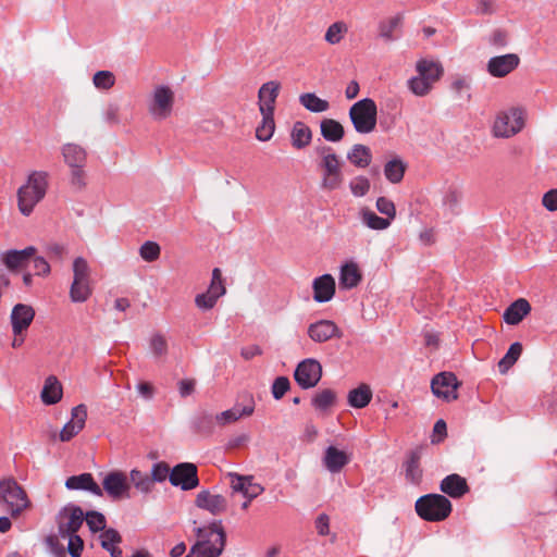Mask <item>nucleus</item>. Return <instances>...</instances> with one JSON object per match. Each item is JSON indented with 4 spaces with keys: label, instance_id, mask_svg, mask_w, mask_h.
<instances>
[{
    "label": "nucleus",
    "instance_id": "a878e982",
    "mask_svg": "<svg viewBox=\"0 0 557 557\" xmlns=\"http://www.w3.org/2000/svg\"><path fill=\"white\" fill-rule=\"evenodd\" d=\"M418 76L428 81L433 86L444 74L442 64L434 60L421 59L416 64Z\"/></svg>",
    "mask_w": 557,
    "mask_h": 557
},
{
    "label": "nucleus",
    "instance_id": "b1692460",
    "mask_svg": "<svg viewBox=\"0 0 557 557\" xmlns=\"http://www.w3.org/2000/svg\"><path fill=\"white\" fill-rule=\"evenodd\" d=\"M313 299L317 302H326L335 294V281L331 274H324L314 278L312 283Z\"/></svg>",
    "mask_w": 557,
    "mask_h": 557
},
{
    "label": "nucleus",
    "instance_id": "37998d69",
    "mask_svg": "<svg viewBox=\"0 0 557 557\" xmlns=\"http://www.w3.org/2000/svg\"><path fill=\"white\" fill-rule=\"evenodd\" d=\"M406 164L400 159L388 161L384 166V175L393 184L399 183L405 174Z\"/></svg>",
    "mask_w": 557,
    "mask_h": 557
},
{
    "label": "nucleus",
    "instance_id": "58836bf2",
    "mask_svg": "<svg viewBox=\"0 0 557 557\" xmlns=\"http://www.w3.org/2000/svg\"><path fill=\"white\" fill-rule=\"evenodd\" d=\"M401 23V15H395L381 21L377 26L379 36L386 42L394 41L396 39L394 33L398 27H400Z\"/></svg>",
    "mask_w": 557,
    "mask_h": 557
},
{
    "label": "nucleus",
    "instance_id": "5701e85b",
    "mask_svg": "<svg viewBox=\"0 0 557 557\" xmlns=\"http://www.w3.org/2000/svg\"><path fill=\"white\" fill-rule=\"evenodd\" d=\"M231 487L234 492L242 493L246 498L252 500L263 492V487L251 482V478L236 473H230Z\"/></svg>",
    "mask_w": 557,
    "mask_h": 557
},
{
    "label": "nucleus",
    "instance_id": "c85d7f7f",
    "mask_svg": "<svg viewBox=\"0 0 557 557\" xmlns=\"http://www.w3.org/2000/svg\"><path fill=\"white\" fill-rule=\"evenodd\" d=\"M530 311L531 306L529 301L524 298H519L505 310L504 320L510 325H516L520 323Z\"/></svg>",
    "mask_w": 557,
    "mask_h": 557
},
{
    "label": "nucleus",
    "instance_id": "69168bd1",
    "mask_svg": "<svg viewBox=\"0 0 557 557\" xmlns=\"http://www.w3.org/2000/svg\"><path fill=\"white\" fill-rule=\"evenodd\" d=\"M139 255L145 261H154L160 256V246H140Z\"/></svg>",
    "mask_w": 557,
    "mask_h": 557
},
{
    "label": "nucleus",
    "instance_id": "052dcab7",
    "mask_svg": "<svg viewBox=\"0 0 557 557\" xmlns=\"http://www.w3.org/2000/svg\"><path fill=\"white\" fill-rule=\"evenodd\" d=\"M69 546L67 552L72 557H81L83 548H84V541L82 537L77 534L69 535Z\"/></svg>",
    "mask_w": 557,
    "mask_h": 557
},
{
    "label": "nucleus",
    "instance_id": "ea45409f",
    "mask_svg": "<svg viewBox=\"0 0 557 557\" xmlns=\"http://www.w3.org/2000/svg\"><path fill=\"white\" fill-rule=\"evenodd\" d=\"M299 102L304 106L308 111L313 113L325 112L330 109L329 101L319 98L313 92H306L299 96Z\"/></svg>",
    "mask_w": 557,
    "mask_h": 557
},
{
    "label": "nucleus",
    "instance_id": "13d9d810",
    "mask_svg": "<svg viewBox=\"0 0 557 557\" xmlns=\"http://www.w3.org/2000/svg\"><path fill=\"white\" fill-rule=\"evenodd\" d=\"M290 383L287 376H278L272 384V395L275 399H281L289 389Z\"/></svg>",
    "mask_w": 557,
    "mask_h": 557
},
{
    "label": "nucleus",
    "instance_id": "7ed1b4c3",
    "mask_svg": "<svg viewBox=\"0 0 557 557\" xmlns=\"http://www.w3.org/2000/svg\"><path fill=\"white\" fill-rule=\"evenodd\" d=\"M30 505L26 491L14 478L0 480V507H5L11 518L17 519Z\"/></svg>",
    "mask_w": 557,
    "mask_h": 557
},
{
    "label": "nucleus",
    "instance_id": "cd10ccee",
    "mask_svg": "<svg viewBox=\"0 0 557 557\" xmlns=\"http://www.w3.org/2000/svg\"><path fill=\"white\" fill-rule=\"evenodd\" d=\"M349 462V456L334 446H329L325 449L323 463L325 468L332 472H339Z\"/></svg>",
    "mask_w": 557,
    "mask_h": 557
},
{
    "label": "nucleus",
    "instance_id": "a19ab883",
    "mask_svg": "<svg viewBox=\"0 0 557 557\" xmlns=\"http://www.w3.org/2000/svg\"><path fill=\"white\" fill-rule=\"evenodd\" d=\"M522 344L519 342L510 345L506 355L498 362V369L500 373H507V371L518 361L522 354Z\"/></svg>",
    "mask_w": 557,
    "mask_h": 557
},
{
    "label": "nucleus",
    "instance_id": "de8ad7c7",
    "mask_svg": "<svg viewBox=\"0 0 557 557\" xmlns=\"http://www.w3.org/2000/svg\"><path fill=\"white\" fill-rule=\"evenodd\" d=\"M409 90L418 97H424L431 92L433 85L420 76L411 77L407 82Z\"/></svg>",
    "mask_w": 557,
    "mask_h": 557
},
{
    "label": "nucleus",
    "instance_id": "f8f14e48",
    "mask_svg": "<svg viewBox=\"0 0 557 557\" xmlns=\"http://www.w3.org/2000/svg\"><path fill=\"white\" fill-rule=\"evenodd\" d=\"M170 483L180 486L183 491H190L199 485L198 469L195 463L182 462L176 465L170 473Z\"/></svg>",
    "mask_w": 557,
    "mask_h": 557
},
{
    "label": "nucleus",
    "instance_id": "9b49d317",
    "mask_svg": "<svg viewBox=\"0 0 557 557\" xmlns=\"http://www.w3.org/2000/svg\"><path fill=\"white\" fill-rule=\"evenodd\" d=\"M85 513L79 506L69 505L64 507L58 515L59 534L66 536L76 534L83 525Z\"/></svg>",
    "mask_w": 557,
    "mask_h": 557
},
{
    "label": "nucleus",
    "instance_id": "4c0bfd02",
    "mask_svg": "<svg viewBox=\"0 0 557 557\" xmlns=\"http://www.w3.org/2000/svg\"><path fill=\"white\" fill-rule=\"evenodd\" d=\"M372 399V391L369 385L360 384L348 393V404L354 408H364Z\"/></svg>",
    "mask_w": 557,
    "mask_h": 557
},
{
    "label": "nucleus",
    "instance_id": "c9c22d12",
    "mask_svg": "<svg viewBox=\"0 0 557 557\" xmlns=\"http://www.w3.org/2000/svg\"><path fill=\"white\" fill-rule=\"evenodd\" d=\"M62 154L69 166L85 165L86 163V150L77 144L63 145Z\"/></svg>",
    "mask_w": 557,
    "mask_h": 557
},
{
    "label": "nucleus",
    "instance_id": "4d7b16f0",
    "mask_svg": "<svg viewBox=\"0 0 557 557\" xmlns=\"http://www.w3.org/2000/svg\"><path fill=\"white\" fill-rule=\"evenodd\" d=\"M170 467L166 462L160 461L152 466L151 470V480L154 482H163L166 480V478L170 479Z\"/></svg>",
    "mask_w": 557,
    "mask_h": 557
},
{
    "label": "nucleus",
    "instance_id": "bf43d9fd",
    "mask_svg": "<svg viewBox=\"0 0 557 557\" xmlns=\"http://www.w3.org/2000/svg\"><path fill=\"white\" fill-rule=\"evenodd\" d=\"M376 209L382 214H385L386 215L385 219H388L389 221L395 218V214H396L395 206L391 200H388L385 197H380L376 200Z\"/></svg>",
    "mask_w": 557,
    "mask_h": 557
},
{
    "label": "nucleus",
    "instance_id": "20e7f679",
    "mask_svg": "<svg viewBox=\"0 0 557 557\" xmlns=\"http://www.w3.org/2000/svg\"><path fill=\"white\" fill-rule=\"evenodd\" d=\"M48 187L47 173L35 171L27 182L18 188V209L22 214L29 215L34 207L45 197Z\"/></svg>",
    "mask_w": 557,
    "mask_h": 557
},
{
    "label": "nucleus",
    "instance_id": "473e14b6",
    "mask_svg": "<svg viewBox=\"0 0 557 557\" xmlns=\"http://www.w3.org/2000/svg\"><path fill=\"white\" fill-rule=\"evenodd\" d=\"M290 138L294 148L304 149L311 143L312 132L307 124L298 121L293 125Z\"/></svg>",
    "mask_w": 557,
    "mask_h": 557
},
{
    "label": "nucleus",
    "instance_id": "f257e3e1",
    "mask_svg": "<svg viewBox=\"0 0 557 557\" xmlns=\"http://www.w3.org/2000/svg\"><path fill=\"white\" fill-rule=\"evenodd\" d=\"M318 156L317 169L320 173V188L324 191L337 190L343 186V161L334 148L326 145L314 148Z\"/></svg>",
    "mask_w": 557,
    "mask_h": 557
},
{
    "label": "nucleus",
    "instance_id": "4be33fe9",
    "mask_svg": "<svg viewBox=\"0 0 557 557\" xmlns=\"http://www.w3.org/2000/svg\"><path fill=\"white\" fill-rule=\"evenodd\" d=\"M440 490L449 497L457 499L465 496L470 491V487L463 476L453 473L441 481Z\"/></svg>",
    "mask_w": 557,
    "mask_h": 557
},
{
    "label": "nucleus",
    "instance_id": "9d476101",
    "mask_svg": "<svg viewBox=\"0 0 557 557\" xmlns=\"http://www.w3.org/2000/svg\"><path fill=\"white\" fill-rule=\"evenodd\" d=\"M321 377L322 366L318 360L313 358H308L300 361L294 372L295 381L304 389H309L317 386Z\"/></svg>",
    "mask_w": 557,
    "mask_h": 557
},
{
    "label": "nucleus",
    "instance_id": "dca6fc26",
    "mask_svg": "<svg viewBox=\"0 0 557 557\" xmlns=\"http://www.w3.org/2000/svg\"><path fill=\"white\" fill-rule=\"evenodd\" d=\"M520 58L516 53L493 57L488 60L486 70L493 77H505L518 67Z\"/></svg>",
    "mask_w": 557,
    "mask_h": 557
},
{
    "label": "nucleus",
    "instance_id": "f704fd0d",
    "mask_svg": "<svg viewBox=\"0 0 557 557\" xmlns=\"http://www.w3.org/2000/svg\"><path fill=\"white\" fill-rule=\"evenodd\" d=\"M62 398V386L55 376H49L41 391V400L46 405H54Z\"/></svg>",
    "mask_w": 557,
    "mask_h": 557
},
{
    "label": "nucleus",
    "instance_id": "8fccbe9b",
    "mask_svg": "<svg viewBox=\"0 0 557 557\" xmlns=\"http://www.w3.org/2000/svg\"><path fill=\"white\" fill-rule=\"evenodd\" d=\"M207 292L210 293L216 299H219L221 296L225 294L226 289L222 278V272L219 268L213 269L211 284Z\"/></svg>",
    "mask_w": 557,
    "mask_h": 557
},
{
    "label": "nucleus",
    "instance_id": "ddd939ff",
    "mask_svg": "<svg viewBox=\"0 0 557 557\" xmlns=\"http://www.w3.org/2000/svg\"><path fill=\"white\" fill-rule=\"evenodd\" d=\"M102 492L104 491L113 500L129 497V483L127 476L122 471L109 472L102 481Z\"/></svg>",
    "mask_w": 557,
    "mask_h": 557
},
{
    "label": "nucleus",
    "instance_id": "5fc2aeb1",
    "mask_svg": "<svg viewBox=\"0 0 557 557\" xmlns=\"http://www.w3.org/2000/svg\"><path fill=\"white\" fill-rule=\"evenodd\" d=\"M363 221L369 227L374 230H384L391 223L388 219L380 218L373 211H364Z\"/></svg>",
    "mask_w": 557,
    "mask_h": 557
},
{
    "label": "nucleus",
    "instance_id": "1a4fd4ad",
    "mask_svg": "<svg viewBox=\"0 0 557 557\" xmlns=\"http://www.w3.org/2000/svg\"><path fill=\"white\" fill-rule=\"evenodd\" d=\"M524 126L523 112L520 109L512 108L509 111L497 114L493 134L495 137L509 138L518 134Z\"/></svg>",
    "mask_w": 557,
    "mask_h": 557
},
{
    "label": "nucleus",
    "instance_id": "412c9836",
    "mask_svg": "<svg viewBox=\"0 0 557 557\" xmlns=\"http://www.w3.org/2000/svg\"><path fill=\"white\" fill-rule=\"evenodd\" d=\"M255 411V400L249 399V403L245 406L235 405L233 408L222 411L215 414V421L218 426H225L232 424L244 417H250Z\"/></svg>",
    "mask_w": 557,
    "mask_h": 557
},
{
    "label": "nucleus",
    "instance_id": "0eeeda50",
    "mask_svg": "<svg viewBox=\"0 0 557 557\" xmlns=\"http://www.w3.org/2000/svg\"><path fill=\"white\" fill-rule=\"evenodd\" d=\"M348 114L357 133L369 134L375 129L377 107L373 99L363 98L358 100L350 107Z\"/></svg>",
    "mask_w": 557,
    "mask_h": 557
},
{
    "label": "nucleus",
    "instance_id": "f3484780",
    "mask_svg": "<svg viewBox=\"0 0 557 557\" xmlns=\"http://www.w3.org/2000/svg\"><path fill=\"white\" fill-rule=\"evenodd\" d=\"M71 416V420L60 432V440L62 442L71 441L84 429L87 419V407L84 404L74 407Z\"/></svg>",
    "mask_w": 557,
    "mask_h": 557
},
{
    "label": "nucleus",
    "instance_id": "09e8293b",
    "mask_svg": "<svg viewBox=\"0 0 557 557\" xmlns=\"http://www.w3.org/2000/svg\"><path fill=\"white\" fill-rule=\"evenodd\" d=\"M92 83L96 88L108 90L115 84V76L110 71H98L94 74Z\"/></svg>",
    "mask_w": 557,
    "mask_h": 557
},
{
    "label": "nucleus",
    "instance_id": "3c124183",
    "mask_svg": "<svg viewBox=\"0 0 557 557\" xmlns=\"http://www.w3.org/2000/svg\"><path fill=\"white\" fill-rule=\"evenodd\" d=\"M86 523L92 533L102 531L106 528V517L98 511H88L85 513Z\"/></svg>",
    "mask_w": 557,
    "mask_h": 557
},
{
    "label": "nucleus",
    "instance_id": "39448f33",
    "mask_svg": "<svg viewBox=\"0 0 557 557\" xmlns=\"http://www.w3.org/2000/svg\"><path fill=\"white\" fill-rule=\"evenodd\" d=\"M414 509L421 519L430 522H440L449 517L453 511V505L445 495L426 494L417 499Z\"/></svg>",
    "mask_w": 557,
    "mask_h": 557
},
{
    "label": "nucleus",
    "instance_id": "393cba45",
    "mask_svg": "<svg viewBox=\"0 0 557 557\" xmlns=\"http://www.w3.org/2000/svg\"><path fill=\"white\" fill-rule=\"evenodd\" d=\"M65 487L67 490L88 491L96 496L102 497V488L94 480L92 474L88 472L69 476L65 481Z\"/></svg>",
    "mask_w": 557,
    "mask_h": 557
},
{
    "label": "nucleus",
    "instance_id": "680f3d73",
    "mask_svg": "<svg viewBox=\"0 0 557 557\" xmlns=\"http://www.w3.org/2000/svg\"><path fill=\"white\" fill-rule=\"evenodd\" d=\"M46 543L50 549V552L55 556V557H65V547L62 543H60L59 539L57 535H49L47 539H46Z\"/></svg>",
    "mask_w": 557,
    "mask_h": 557
},
{
    "label": "nucleus",
    "instance_id": "864d4df0",
    "mask_svg": "<svg viewBox=\"0 0 557 557\" xmlns=\"http://www.w3.org/2000/svg\"><path fill=\"white\" fill-rule=\"evenodd\" d=\"M354 196L362 197L370 190V181L364 176H357L349 183Z\"/></svg>",
    "mask_w": 557,
    "mask_h": 557
},
{
    "label": "nucleus",
    "instance_id": "603ef678",
    "mask_svg": "<svg viewBox=\"0 0 557 557\" xmlns=\"http://www.w3.org/2000/svg\"><path fill=\"white\" fill-rule=\"evenodd\" d=\"M150 348L156 358L164 357L168 354V343L162 334H154L150 339Z\"/></svg>",
    "mask_w": 557,
    "mask_h": 557
},
{
    "label": "nucleus",
    "instance_id": "a211bd4d",
    "mask_svg": "<svg viewBox=\"0 0 557 557\" xmlns=\"http://www.w3.org/2000/svg\"><path fill=\"white\" fill-rule=\"evenodd\" d=\"M35 314V309L32 306L25 304H16L13 307L10 315L13 334L27 332L28 327L34 321Z\"/></svg>",
    "mask_w": 557,
    "mask_h": 557
},
{
    "label": "nucleus",
    "instance_id": "6e6d98bb",
    "mask_svg": "<svg viewBox=\"0 0 557 557\" xmlns=\"http://www.w3.org/2000/svg\"><path fill=\"white\" fill-rule=\"evenodd\" d=\"M101 537V547L103 549H109V546L120 544L122 542L121 534L112 528L102 530Z\"/></svg>",
    "mask_w": 557,
    "mask_h": 557
},
{
    "label": "nucleus",
    "instance_id": "7c9ffc66",
    "mask_svg": "<svg viewBox=\"0 0 557 557\" xmlns=\"http://www.w3.org/2000/svg\"><path fill=\"white\" fill-rule=\"evenodd\" d=\"M35 253L34 246H27L23 250H10L4 255L3 262L10 270L23 268Z\"/></svg>",
    "mask_w": 557,
    "mask_h": 557
},
{
    "label": "nucleus",
    "instance_id": "c756f323",
    "mask_svg": "<svg viewBox=\"0 0 557 557\" xmlns=\"http://www.w3.org/2000/svg\"><path fill=\"white\" fill-rule=\"evenodd\" d=\"M216 425L215 414L207 411L199 412L191 422L193 431L202 436L212 435Z\"/></svg>",
    "mask_w": 557,
    "mask_h": 557
},
{
    "label": "nucleus",
    "instance_id": "4468645a",
    "mask_svg": "<svg viewBox=\"0 0 557 557\" xmlns=\"http://www.w3.org/2000/svg\"><path fill=\"white\" fill-rule=\"evenodd\" d=\"M458 386L459 382L456 375L451 372H441L436 374L431 382L433 394L447 401L458 398Z\"/></svg>",
    "mask_w": 557,
    "mask_h": 557
},
{
    "label": "nucleus",
    "instance_id": "c03bdc74",
    "mask_svg": "<svg viewBox=\"0 0 557 557\" xmlns=\"http://www.w3.org/2000/svg\"><path fill=\"white\" fill-rule=\"evenodd\" d=\"M336 401V394L331 388H325L318 392L312 398V406L318 409L325 411L331 408Z\"/></svg>",
    "mask_w": 557,
    "mask_h": 557
},
{
    "label": "nucleus",
    "instance_id": "bb28decb",
    "mask_svg": "<svg viewBox=\"0 0 557 557\" xmlns=\"http://www.w3.org/2000/svg\"><path fill=\"white\" fill-rule=\"evenodd\" d=\"M421 448L410 450L404 462L406 480L412 484H420L422 480V469L420 467Z\"/></svg>",
    "mask_w": 557,
    "mask_h": 557
},
{
    "label": "nucleus",
    "instance_id": "e433bc0d",
    "mask_svg": "<svg viewBox=\"0 0 557 557\" xmlns=\"http://www.w3.org/2000/svg\"><path fill=\"white\" fill-rule=\"evenodd\" d=\"M321 135L327 141L337 143L343 139L345 131L343 125L333 119H324L320 124Z\"/></svg>",
    "mask_w": 557,
    "mask_h": 557
},
{
    "label": "nucleus",
    "instance_id": "2eb2a0df",
    "mask_svg": "<svg viewBox=\"0 0 557 557\" xmlns=\"http://www.w3.org/2000/svg\"><path fill=\"white\" fill-rule=\"evenodd\" d=\"M308 336L315 343H325L332 338H342L343 333L334 321L319 320L308 326Z\"/></svg>",
    "mask_w": 557,
    "mask_h": 557
},
{
    "label": "nucleus",
    "instance_id": "6ab92c4d",
    "mask_svg": "<svg viewBox=\"0 0 557 557\" xmlns=\"http://www.w3.org/2000/svg\"><path fill=\"white\" fill-rule=\"evenodd\" d=\"M195 504L198 508L208 510L212 515H221L226 511L227 502L220 494H212L209 491H201L197 494Z\"/></svg>",
    "mask_w": 557,
    "mask_h": 557
},
{
    "label": "nucleus",
    "instance_id": "f03ea898",
    "mask_svg": "<svg viewBox=\"0 0 557 557\" xmlns=\"http://www.w3.org/2000/svg\"><path fill=\"white\" fill-rule=\"evenodd\" d=\"M196 535L198 540L185 557H219L222 554L226 534L221 522L197 528Z\"/></svg>",
    "mask_w": 557,
    "mask_h": 557
},
{
    "label": "nucleus",
    "instance_id": "0e129e2a",
    "mask_svg": "<svg viewBox=\"0 0 557 557\" xmlns=\"http://www.w3.org/2000/svg\"><path fill=\"white\" fill-rule=\"evenodd\" d=\"M85 165H76L71 168V183L77 188H82L85 185Z\"/></svg>",
    "mask_w": 557,
    "mask_h": 557
},
{
    "label": "nucleus",
    "instance_id": "79ce46f5",
    "mask_svg": "<svg viewBox=\"0 0 557 557\" xmlns=\"http://www.w3.org/2000/svg\"><path fill=\"white\" fill-rule=\"evenodd\" d=\"M262 115V121L258 125L256 129V137L261 141L269 140L274 133L275 123H274V113L260 112Z\"/></svg>",
    "mask_w": 557,
    "mask_h": 557
},
{
    "label": "nucleus",
    "instance_id": "2f4dec72",
    "mask_svg": "<svg viewBox=\"0 0 557 557\" xmlns=\"http://www.w3.org/2000/svg\"><path fill=\"white\" fill-rule=\"evenodd\" d=\"M347 160L355 166L364 169L372 161V152L368 146L356 144L347 152Z\"/></svg>",
    "mask_w": 557,
    "mask_h": 557
},
{
    "label": "nucleus",
    "instance_id": "aec40b11",
    "mask_svg": "<svg viewBox=\"0 0 557 557\" xmlns=\"http://www.w3.org/2000/svg\"><path fill=\"white\" fill-rule=\"evenodd\" d=\"M281 84L276 81L264 83L258 91V104L260 112L274 113L276 98L280 94Z\"/></svg>",
    "mask_w": 557,
    "mask_h": 557
},
{
    "label": "nucleus",
    "instance_id": "a18cd8bd",
    "mask_svg": "<svg viewBox=\"0 0 557 557\" xmlns=\"http://www.w3.org/2000/svg\"><path fill=\"white\" fill-rule=\"evenodd\" d=\"M348 32V26L345 22L338 21L331 24L324 35V39L330 45H337L342 41Z\"/></svg>",
    "mask_w": 557,
    "mask_h": 557
},
{
    "label": "nucleus",
    "instance_id": "49530a36",
    "mask_svg": "<svg viewBox=\"0 0 557 557\" xmlns=\"http://www.w3.org/2000/svg\"><path fill=\"white\" fill-rule=\"evenodd\" d=\"M129 480L134 486L143 493H149L153 487V480H151L148 474L137 469L131 471Z\"/></svg>",
    "mask_w": 557,
    "mask_h": 557
},
{
    "label": "nucleus",
    "instance_id": "72a5a7b5",
    "mask_svg": "<svg viewBox=\"0 0 557 557\" xmlns=\"http://www.w3.org/2000/svg\"><path fill=\"white\" fill-rule=\"evenodd\" d=\"M362 275L354 262L346 263L341 269L339 285L343 288H354L361 282Z\"/></svg>",
    "mask_w": 557,
    "mask_h": 557
},
{
    "label": "nucleus",
    "instance_id": "e2e57ef3",
    "mask_svg": "<svg viewBox=\"0 0 557 557\" xmlns=\"http://www.w3.org/2000/svg\"><path fill=\"white\" fill-rule=\"evenodd\" d=\"M216 301L218 299L208 292L199 294L195 298L197 307L205 310L212 309Z\"/></svg>",
    "mask_w": 557,
    "mask_h": 557
},
{
    "label": "nucleus",
    "instance_id": "6e6552de",
    "mask_svg": "<svg viewBox=\"0 0 557 557\" xmlns=\"http://www.w3.org/2000/svg\"><path fill=\"white\" fill-rule=\"evenodd\" d=\"M174 102L173 89L166 85H157L147 100L148 113L156 121L166 120L172 114Z\"/></svg>",
    "mask_w": 557,
    "mask_h": 557
},
{
    "label": "nucleus",
    "instance_id": "774afa93",
    "mask_svg": "<svg viewBox=\"0 0 557 557\" xmlns=\"http://www.w3.org/2000/svg\"><path fill=\"white\" fill-rule=\"evenodd\" d=\"M543 206L548 211H556L557 210V189H550L547 193L544 194L542 199Z\"/></svg>",
    "mask_w": 557,
    "mask_h": 557
},
{
    "label": "nucleus",
    "instance_id": "338daca9",
    "mask_svg": "<svg viewBox=\"0 0 557 557\" xmlns=\"http://www.w3.org/2000/svg\"><path fill=\"white\" fill-rule=\"evenodd\" d=\"M315 529L319 535L325 536L330 533V518L326 513H320L315 519Z\"/></svg>",
    "mask_w": 557,
    "mask_h": 557
},
{
    "label": "nucleus",
    "instance_id": "423d86ee",
    "mask_svg": "<svg viewBox=\"0 0 557 557\" xmlns=\"http://www.w3.org/2000/svg\"><path fill=\"white\" fill-rule=\"evenodd\" d=\"M73 282L70 287V299L73 302H85L92 295L91 269L86 259L77 257L73 261Z\"/></svg>",
    "mask_w": 557,
    "mask_h": 557
}]
</instances>
